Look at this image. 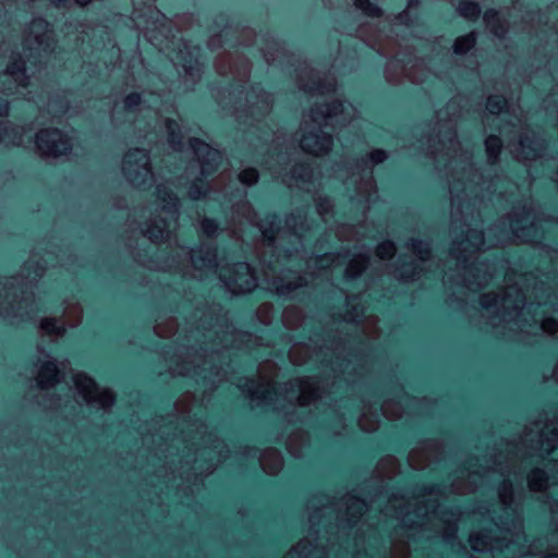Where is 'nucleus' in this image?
Segmentation results:
<instances>
[{
    "instance_id": "f257e3e1",
    "label": "nucleus",
    "mask_w": 558,
    "mask_h": 558,
    "mask_svg": "<svg viewBox=\"0 0 558 558\" xmlns=\"http://www.w3.org/2000/svg\"><path fill=\"white\" fill-rule=\"evenodd\" d=\"M450 101L437 113L438 130L435 138H428L427 151L436 167L445 171L451 195V232L453 235L450 257L456 260V274L446 272V280L461 288L475 291L485 287L495 274V266L474 263L483 246L488 248L510 243H534L541 239L537 215L530 204L515 208L496 222L486 235L470 227L474 220L476 204L485 190L497 192L496 181H485L473 168L472 154L457 141L456 125L447 116L456 108Z\"/></svg>"
},
{
    "instance_id": "f03ea898",
    "label": "nucleus",
    "mask_w": 558,
    "mask_h": 558,
    "mask_svg": "<svg viewBox=\"0 0 558 558\" xmlns=\"http://www.w3.org/2000/svg\"><path fill=\"white\" fill-rule=\"evenodd\" d=\"M447 494V488L436 486H416L411 499L404 495L392 494L380 512L397 521L391 533L389 558H409L410 541L416 537L427 539L441 535L442 539L451 543L456 538L457 522L460 513L447 512L439 509V498ZM368 509L367 504L355 496H344L339 505L326 495L311 497L307 502L310 535L300 541L284 558H338L342 543L331 539L333 530L349 537L361 517ZM340 536H337L339 541ZM353 543L355 555L361 558L359 547L364 545L362 526L354 531Z\"/></svg>"
},
{
    "instance_id": "7ed1b4c3",
    "label": "nucleus",
    "mask_w": 558,
    "mask_h": 558,
    "mask_svg": "<svg viewBox=\"0 0 558 558\" xmlns=\"http://www.w3.org/2000/svg\"><path fill=\"white\" fill-rule=\"evenodd\" d=\"M195 322L181 342L172 352L167 351L166 362L172 376H197L204 384L215 387L226 378V371L215 365L220 360V349L241 348L253 336L236 330L220 306H213L207 312L197 310Z\"/></svg>"
},
{
    "instance_id": "20e7f679",
    "label": "nucleus",
    "mask_w": 558,
    "mask_h": 558,
    "mask_svg": "<svg viewBox=\"0 0 558 558\" xmlns=\"http://www.w3.org/2000/svg\"><path fill=\"white\" fill-rule=\"evenodd\" d=\"M243 218L247 225L257 228L262 235V243L257 248V255L263 266L264 280L267 289L279 296L293 298L296 290L306 286V279L293 270H283L275 274L276 265L281 258V253H277L280 246L284 257H291L292 251L284 247V243H291L293 251L299 252L302 246L303 231L311 229L306 220V213L303 209H296L286 219V229L281 230L278 219L275 215L258 219L257 214L246 202L234 205L232 223L228 227L230 236L242 240V227H238L235 220ZM242 226L243 221L240 220Z\"/></svg>"
},
{
    "instance_id": "39448f33",
    "label": "nucleus",
    "mask_w": 558,
    "mask_h": 558,
    "mask_svg": "<svg viewBox=\"0 0 558 558\" xmlns=\"http://www.w3.org/2000/svg\"><path fill=\"white\" fill-rule=\"evenodd\" d=\"M506 281L507 286L499 292H489L480 299L482 317L496 335L509 338L517 333L555 335L558 320L550 317L536 318L532 313L534 303L525 306V295L518 287V281L512 284L510 276Z\"/></svg>"
},
{
    "instance_id": "423d86ee",
    "label": "nucleus",
    "mask_w": 558,
    "mask_h": 558,
    "mask_svg": "<svg viewBox=\"0 0 558 558\" xmlns=\"http://www.w3.org/2000/svg\"><path fill=\"white\" fill-rule=\"evenodd\" d=\"M277 365L271 361H265L258 367V380L240 378L238 387L257 405L274 404L279 408L280 400L287 401L293 409L305 407L322 396V387L316 378H296L284 384L282 392L275 388Z\"/></svg>"
},
{
    "instance_id": "0eeeda50",
    "label": "nucleus",
    "mask_w": 558,
    "mask_h": 558,
    "mask_svg": "<svg viewBox=\"0 0 558 558\" xmlns=\"http://www.w3.org/2000/svg\"><path fill=\"white\" fill-rule=\"evenodd\" d=\"M45 266L39 264L37 255H32L23 265L19 277L0 281V316L16 324L32 318L37 312L32 288L44 275Z\"/></svg>"
},
{
    "instance_id": "6e6552de",
    "label": "nucleus",
    "mask_w": 558,
    "mask_h": 558,
    "mask_svg": "<svg viewBox=\"0 0 558 558\" xmlns=\"http://www.w3.org/2000/svg\"><path fill=\"white\" fill-rule=\"evenodd\" d=\"M355 108L343 101H332L311 109L308 119L301 125L300 147L313 156L327 155L333 145L332 135L324 129L331 126H343L355 117Z\"/></svg>"
},
{
    "instance_id": "1a4fd4ad",
    "label": "nucleus",
    "mask_w": 558,
    "mask_h": 558,
    "mask_svg": "<svg viewBox=\"0 0 558 558\" xmlns=\"http://www.w3.org/2000/svg\"><path fill=\"white\" fill-rule=\"evenodd\" d=\"M507 101L501 96H489L486 102L488 114L496 116L501 113L504 117H510L501 126L500 132L507 136L513 133L517 138L509 140V149L514 159L519 161L535 160L541 157L545 146L544 141L537 136L525 123L522 113L513 110L512 113L504 112Z\"/></svg>"
},
{
    "instance_id": "9d476101",
    "label": "nucleus",
    "mask_w": 558,
    "mask_h": 558,
    "mask_svg": "<svg viewBox=\"0 0 558 558\" xmlns=\"http://www.w3.org/2000/svg\"><path fill=\"white\" fill-rule=\"evenodd\" d=\"M135 259L149 269L170 270L179 269L181 264L187 263L191 267L190 275L196 279H204L211 274L219 272L216 250L210 246L202 245L198 250L189 251L185 247L175 248V256L171 260L158 262L151 258H145L140 253L135 254Z\"/></svg>"
},
{
    "instance_id": "9b49d317",
    "label": "nucleus",
    "mask_w": 558,
    "mask_h": 558,
    "mask_svg": "<svg viewBox=\"0 0 558 558\" xmlns=\"http://www.w3.org/2000/svg\"><path fill=\"white\" fill-rule=\"evenodd\" d=\"M190 147L197 158L201 169V178L195 179L187 191V195L191 199H199L202 197H206L210 191L221 190L226 178H229L230 175L221 173L209 184L207 182L208 177L211 175L222 163L223 156L221 151L210 147L198 138H191Z\"/></svg>"
},
{
    "instance_id": "f8f14e48",
    "label": "nucleus",
    "mask_w": 558,
    "mask_h": 558,
    "mask_svg": "<svg viewBox=\"0 0 558 558\" xmlns=\"http://www.w3.org/2000/svg\"><path fill=\"white\" fill-rule=\"evenodd\" d=\"M157 199L166 217L154 218L141 231L153 243L169 239L177 228L179 218V198L167 185L159 184L157 186Z\"/></svg>"
},
{
    "instance_id": "ddd939ff",
    "label": "nucleus",
    "mask_w": 558,
    "mask_h": 558,
    "mask_svg": "<svg viewBox=\"0 0 558 558\" xmlns=\"http://www.w3.org/2000/svg\"><path fill=\"white\" fill-rule=\"evenodd\" d=\"M185 433L186 439H184V441L191 442L192 446H198L199 442L204 445L203 448H196L201 457H208L211 461L215 460V462H211L210 465L206 468V474L211 473L215 469V464L228 457L229 450L227 446L213 433H208L207 426L203 422L195 421L189 423L187 432Z\"/></svg>"
},
{
    "instance_id": "4468645a",
    "label": "nucleus",
    "mask_w": 558,
    "mask_h": 558,
    "mask_svg": "<svg viewBox=\"0 0 558 558\" xmlns=\"http://www.w3.org/2000/svg\"><path fill=\"white\" fill-rule=\"evenodd\" d=\"M386 80L390 84H399L403 77L410 82L421 84L429 76L423 59L413 57L410 53L399 52L386 66Z\"/></svg>"
},
{
    "instance_id": "2eb2a0df",
    "label": "nucleus",
    "mask_w": 558,
    "mask_h": 558,
    "mask_svg": "<svg viewBox=\"0 0 558 558\" xmlns=\"http://www.w3.org/2000/svg\"><path fill=\"white\" fill-rule=\"evenodd\" d=\"M122 172L128 182L134 187L147 189L154 183L150 157L144 149H131L124 155Z\"/></svg>"
},
{
    "instance_id": "dca6fc26",
    "label": "nucleus",
    "mask_w": 558,
    "mask_h": 558,
    "mask_svg": "<svg viewBox=\"0 0 558 558\" xmlns=\"http://www.w3.org/2000/svg\"><path fill=\"white\" fill-rule=\"evenodd\" d=\"M269 157L265 160L267 168L276 177H281L282 182L288 186H301L310 182L313 171L308 165L299 163L293 166L289 173H283L286 166L290 162L288 150H279L278 153H268Z\"/></svg>"
},
{
    "instance_id": "f3484780",
    "label": "nucleus",
    "mask_w": 558,
    "mask_h": 558,
    "mask_svg": "<svg viewBox=\"0 0 558 558\" xmlns=\"http://www.w3.org/2000/svg\"><path fill=\"white\" fill-rule=\"evenodd\" d=\"M29 84L25 62L20 56L11 54L7 60L0 50V93L14 94Z\"/></svg>"
},
{
    "instance_id": "a211bd4d",
    "label": "nucleus",
    "mask_w": 558,
    "mask_h": 558,
    "mask_svg": "<svg viewBox=\"0 0 558 558\" xmlns=\"http://www.w3.org/2000/svg\"><path fill=\"white\" fill-rule=\"evenodd\" d=\"M219 279L232 294L248 293L257 287V278L247 263L221 266Z\"/></svg>"
},
{
    "instance_id": "6ab92c4d",
    "label": "nucleus",
    "mask_w": 558,
    "mask_h": 558,
    "mask_svg": "<svg viewBox=\"0 0 558 558\" xmlns=\"http://www.w3.org/2000/svg\"><path fill=\"white\" fill-rule=\"evenodd\" d=\"M35 145L39 156L46 159L66 156L73 146L71 137L56 128L40 130L36 134Z\"/></svg>"
},
{
    "instance_id": "aec40b11",
    "label": "nucleus",
    "mask_w": 558,
    "mask_h": 558,
    "mask_svg": "<svg viewBox=\"0 0 558 558\" xmlns=\"http://www.w3.org/2000/svg\"><path fill=\"white\" fill-rule=\"evenodd\" d=\"M388 155L384 149H375L371 151L366 158L362 159L356 167L363 173L357 182L355 174L349 178L347 184L356 185V195L365 203L372 202L373 195L376 194L375 183L372 177V167L378 165L387 159Z\"/></svg>"
},
{
    "instance_id": "412c9836",
    "label": "nucleus",
    "mask_w": 558,
    "mask_h": 558,
    "mask_svg": "<svg viewBox=\"0 0 558 558\" xmlns=\"http://www.w3.org/2000/svg\"><path fill=\"white\" fill-rule=\"evenodd\" d=\"M73 380L77 393L87 405L107 411L114 403V393L110 389H100L86 374L76 373Z\"/></svg>"
},
{
    "instance_id": "4be33fe9",
    "label": "nucleus",
    "mask_w": 558,
    "mask_h": 558,
    "mask_svg": "<svg viewBox=\"0 0 558 558\" xmlns=\"http://www.w3.org/2000/svg\"><path fill=\"white\" fill-rule=\"evenodd\" d=\"M408 248L417 257V260H413L409 264H402L395 270V277L402 281H414L421 277V272L427 268L423 267L426 263L432 264L430 247L427 242L421 240L411 239L408 243Z\"/></svg>"
},
{
    "instance_id": "5701e85b",
    "label": "nucleus",
    "mask_w": 558,
    "mask_h": 558,
    "mask_svg": "<svg viewBox=\"0 0 558 558\" xmlns=\"http://www.w3.org/2000/svg\"><path fill=\"white\" fill-rule=\"evenodd\" d=\"M329 351L332 356L336 355V361L331 362V371L333 372L335 377H343V380L347 383L354 381L352 375L357 374V369H362L364 367V356L360 353L352 352H349L345 356H341L344 351V347L340 350L338 345L332 350L327 349V351L319 349L318 352H315V355H324L325 359L327 355H329Z\"/></svg>"
},
{
    "instance_id": "b1692460",
    "label": "nucleus",
    "mask_w": 558,
    "mask_h": 558,
    "mask_svg": "<svg viewBox=\"0 0 558 558\" xmlns=\"http://www.w3.org/2000/svg\"><path fill=\"white\" fill-rule=\"evenodd\" d=\"M82 314L83 311L78 302L74 300H68L63 311L62 324L59 323L57 318H44L40 322L39 331L43 336H48L54 339L60 338L65 331L64 324L70 327L77 326L81 323Z\"/></svg>"
},
{
    "instance_id": "393cba45",
    "label": "nucleus",
    "mask_w": 558,
    "mask_h": 558,
    "mask_svg": "<svg viewBox=\"0 0 558 558\" xmlns=\"http://www.w3.org/2000/svg\"><path fill=\"white\" fill-rule=\"evenodd\" d=\"M347 306L351 310H347L343 314L344 320L361 324L362 331L369 338L378 337L377 317L369 315L362 319L364 307L361 306L360 295L347 296Z\"/></svg>"
},
{
    "instance_id": "a878e982",
    "label": "nucleus",
    "mask_w": 558,
    "mask_h": 558,
    "mask_svg": "<svg viewBox=\"0 0 558 558\" xmlns=\"http://www.w3.org/2000/svg\"><path fill=\"white\" fill-rule=\"evenodd\" d=\"M298 84L299 88L306 93L325 94L335 89L336 80L330 75L322 77L319 73L305 65L299 74Z\"/></svg>"
},
{
    "instance_id": "bb28decb",
    "label": "nucleus",
    "mask_w": 558,
    "mask_h": 558,
    "mask_svg": "<svg viewBox=\"0 0 558 558\" xmlns=\"http://www.w3.org/2000/svg\"><path fill=\"white\" fill-rule=\"evenodd\" d=\"M233 56L230 52H223L219 54L215 61V68L218 74L226 75L228 73L233 74L240 82H244L248 78L251 71V63L242 56Z\"/></svg>"
},
{
    "instance_id": "cd10ccee",
    "label": "nucleus",
    "mask_w": 558,
    "mask_h": 558,
    "mask_svg": "<svg viewBox=\"0 0 558 558\" xmlns=\"http://www.w3.org/2000/svg\"><path fill=\"white\" fill-rule=\"evenodd\" d=\"M442 453L441 445L437 440L421 441L409 453V464L416 470L425 469L432 461L437 460Z\"/></svg>"
},
{
    "instance_id": "c85d7f7f",
    "label": "nucleus",
    "mask_w": 558,
    "mask_h": 558,
    "mask_svg": "<svg viewBox=\"0 0 558 558\" xmlns=\"http://www.w3.org/2000/svg\"><path fill=\"white\" fill-rule=\"evenodd\" d=\"M245 99L248 102L247 109H236V119L239 121L243 120V123L246 122L245 120L248 116L254 119L265 116L270 110L272 104V98L269 94L265 92L257 93L255 89L247 93Z\"/></svg>"
},
{
    "instance_id": "c756f323",
    "label": "nucleus",
    "mask_w": 558,
    "mask_h": 558,
    "mask_svg": "<svg viewBox=\"0 0 558 558\" xmlns=\"http://www.w3.org/2000/svg\"><path fill=\"white\" fill-rule=\"evenodd\" d=\"M28 46L36 45V49L48 52L54 47V39L49 24L43 19H35L32 21L26 37Z\"/></svg>"
},
{
    "instance_id": "7c9ffc66",
    "label": "nucleus",
    "mask_w": 558,
    "mask_h": 558,
    "mask_svg": "<svg viewBox=\"0 0 558 558\" xmlns=\"http://www.w3.org/2000/svg\"><path fill=\"white\" fill-rule=\"evenodd\" d=\"M68 364V362H62L58 366L53 360L43 361L36 376L38 387L43 390L53 387L64 376Z\"/></svg>"
},
{
    "instance_id": "2f4dec72",
    "label": "nucleus",
    "mask_w": 558,
    "mask_h": 558,
    "mask_svg": "<svg viewBox=\"0 0 558 558\" xmlns=\"http://www.w3.org/2000/svg\"><path fill=\"white\" fill-rule=\"evenodd\" d=\"M187 54L189 59H186L184 52L180 50L175 64L182 68L187 80L192 83H196L202 75V64L197 58L193 56V52L189 51Z\"/></svg>"
},
{
    "instance_id": "473e14b6",
    "label": "nucleus",
    "mask_w": 558,
    "mask_h": 558,
    "mask_svg": "<svg viewBox=\"0 0 558 558\" xmlns=\"http://www.w3.org/2000/svg\"><path fill=\"white\" fill-rule=\"evenodd\" d=\"M259 463L265 473L276 475L283 466V459L277 449L268 448L260 453Z\"/></svg>"
},
{
    "instance_id": "72a5a7b5",
    "label": "nucleus",
    "mask_w": 558,
    "mask_h": 558,
    "mask_svg": "<svg viewBox=\"0 0 558 558\" xmlns=\"http://www.w3.org/2000/svg\"><path fill=\"white\" fill-rule=\"evenodd\" d=\"M24 129L0 121V144L20 146L23 144Z\"/></svg>"
},
{
    "instance_id": "f704fd0d",
    "label": "nucleus",
    "mask_w": 558,
    "mask_h": 558,
    "mask_svg": "<svg viewBox=\"0 0 558 558\" xmlns=\"http://www.w3.org/2000/svg\"><path fill=\"white\" fill-rule=\"evenodd\" d=\"M527 487L532 493H543L549 486L550 477L541 468H533L526 475Z\"/></svg>"
},
{
    "instance_id": "c9c22d12",
    "label": "nucleus",
    "mask_w": 558,
    "mask_h": 558,
    "mask_svg": "<svg viewBox=\"0 0 558 558\" xmlns=\"http://www.w3.org/2000/svg\"><path fill=\"white\" fill-rule=\"evenodd\" d=\"M310 444L308 435L303 430L293 432L287 440V450L295 458L303 456V451Z\"/></svg>"
},
{
    "instance_id": "e433bc0d",
    "label": "nucleus",
    "mask_w": 558,
    "mask_h": 558,
    "mask_svg": "<svg viewBox=\"0 0 558 558\" xmlns=\"http://www.w3.org/2000/svg\"><path fill=\"white\" fill-rule=\"evenodd\" d=\"M400 471V464L393 456H386L377 463L375 473L381 478H392Z\"/></svg>"
},
{
    "instance_id": "4c0bfd02",
    "label": "nucleus",
    "mask_w": 558,
    "mask_h": 558,
    "mask_svg": "<svg viewBox=\"0 0 558 558\" xmlns=\"http://www.w3.org/2000/svg\"><path fill=\"white\" fill-rule=\"evenodd\" d=\"M369 264V254H357L350 259L347 268H345V278L354 279L359 277L368 266Z\"/></svg>"
},
{
    "instance_id": "58836bf2",
    "label": "nucleus",
    "mask_w": 558,
    "mask_h": 558,
    "mask_svg": "<svg viewBox=\"0 0 558 558\" xmlns=\"http://www.w3.org/2000/svg\"><path fill=\"white\" fill-rule=\"evenodd\" d=\"M339 258L340 255L335 253H327L315 257H311L307 260V268L312 270L313 274H316V271H320L323 269L336 265Z\"/></svg>"
},
{
    "instance_id": "ea45409f",
    "label": "nucleus",
    "mask_w": 558,
    "mask_h": 558,
    "mask_svg": "<svg viewBox=\"0 0 558 558\" xmlns=\"http://www.w3.org/2000/svg\"><path fill=\"white\" fill-rule=\"evenodd\" d=\"M484 21L488 29L497 37H504L508 31V24L494 10L485 12Z\"/></svg>"
},
{
    "instance_id": "a19ab883",
    "label": "nucleus",
    "mask_w": 558,
    "mask_h": 558,
    "mask_svg": "<svg viewBox=\"0 0 558 558\" xmlns=\"http://www.w3.org/2000/svg\"><path fill=\"white\" fill-rule=\"evenodd\" d=\"M281 319L287 329L294 330L302 325L304 314L300 307L292 305L284 308Z\"/></svg>"
},
{
    "instance_id": "79ce46f5",
    "label": "nucleus",
    "mask_w": 558,
    "mask_h": 558,
    "mask_svg": "<svg viewBox=\"0 0 558 558\" xmlns=\"http://www.w3.org/2000/svg\"><path fill=\"white\" fill-rule=\"evenodd\" d=\"M167 133H168V142L173 150H181L183 147V135L181 132V126L178 122L171 119H167L165 122Z\"/></svg>"
},
{
    "instance_id": "37998d69",
    "label": "nucleus",
    "mask_w": 558,
    "mask_h": 558,
    "mask_svg": "<svg viewBox=\"0 0 558 558\" xmlns=\"http://www.w3.org/2000/svg\"><path fill=\"white\" fill-rule=\"evenodd\" d=\"M501 149H502V142H501L500 137H498L497 135H489L485 140V153H486V157H487V162L489 165L493 166L498 162Z\"/></svg>"
},
{
    "instance_id": "c03bdc74",
    "label": "nucleus",
    "mask_w": 558,
    "mask_h": 558,
    "mask_svg": "<svg viewBox=\"0 0 558 558\" xmlns=\"http://www.w3.org/2000/svg\"><path fill=\"white\" fill-rule=\"evenodd\" d=\"M312 356L310 348L303 343L294 344L289 351V359L294 365H303Z\"/></svg>"
},
{
    "instance_id": "a18cd8bd",
    "label": "nucleus",
    "mask_w": 558,
    "mask_h": 558,
    "mask_svg": "<svg viewBox=\"0 0 558 558\" xmlns=\"http://www.w3.org/2000/svg\"><path fill=\"white\" fill-rule=\"evenodd\" d=\"M403 405L400 401H396L393 399H387L384 401L381 405L383 415L388 420H398L403 414Z\"/></svg>"
},
{
    "instance_id": "49530a36",
    "label": "nucleus",
    "mask_w": 558,
    "mask_h": 558,
    "mask_svg": "<svg viewBox=\"0 0 558 558\" xmlns=\"http://www.w3.org/2000/svg\"><path fill=\"white\" fill-rule=\"evenodd\" d=\"M476 44L475 33L471 32L466 35L460 36L454 40L453 51L457 54H464L470 51Z\"/></svg>"
},
{
    "instance_id": "de8ad7c7",
    "label": "nucleus",
    "mask_w": 558,
    "mask_h": 558,
    "mask_svg": "<svg viewBox=\"0 0 558 558\" xmlns=\"http://www.w3.org/2000/svg\"><path fill=\"white\" fill-rule=\"evenodd\" d=\"M359 426L364 432H375L379 426L378 415L371 412L369 410L364 409V412L359 417Z\"/></svg>"
},
{
    "instance_id": "09e8293b",
    "label": "nucleus",
    "mask_w": 558,
    "mask_h": 558,
    "mask_svg": "<svg viewBox=\"0 0 558 558\" xmlns=\"http://www.w3.org/2000/svg\"><path fill=\"white\" fill-rule=\"evenodd\" d=\"M354 7L369 17H379L383 14V10L371 0H354Z\"/></svg>"
},
{
    "instance_id": "8fccbe9b",
    "label": "nucleus",
    "mask_w": 558,
    "mask_h": 558,
    "mask_svg": "<svg viewBox=\"0 0 558 558\" xmlns=\"http://www.w3.org/2000/svg\"><path fill=\"white\" fill-rule=\"evenodd\" d=\"M154 330L158 337L168 338L177 330V323L173 318H166L162 322H158Z\"/></svg>"
},
{
    "instance_id": "3c124183",
    "label": "nucleus",
    "mask_w": 558,
    "mask_h": 558,
    "mask_svg": "<svg viewBox=\"0 0 558 558\" xmlns=\"http://www.w3.org/2000/svg\"><path fill=\"white\" fill-rule=\"evenodd\" d=\"M459 14L465 19L473 20L478 17L481 9L476 2L461 1L458 7Z\"/></svg>"
},
{
    "instance_id": "603ef678",
    "label": "nucleus",
    "mask_w": 558,
    "mask_h": 558,
    "mask_svg": "<svg viewBox=\"0 0 558 558\" xmlns=\"http://www.w3.org/2000/svg\"><path fill=\"white\" fill-rule=\"evenodd\" d=\"M142 96L138 93L126 95L122 101V108L126 113H135L141 109Z\"/></svg>"
},
{
    "instance_id": "864d4df0",
    "label": "nucleus",
    "mask_w": 558,
    "mask_h": 558,
    "mask_svg": "<svg viewBox=\"0 0 558 558\" xmlns=\"http://www.w3.org/2000/svg\"><path fill=\"white\" fill-rule=\"evenodd\" d=\"M336 235L341 241L360 240V230L351 225H341L336 231Z\"/></svg>"
},
{
    "instance_id": "5fc2aeb1",
    "label": "nucleus",
    "mask_w": 558,
    "mask_h": 558,
    "mask_svg": "<svg viewBox=\"0 0 558 558\" xmlns=\"http://www.w3.org/2000/svg\"><path fill=\"white\" fill-rule=\"evenodd\" d=\"M194 395L191 392L183 393L180 399L175 402V410L177 412L184 416L185 414L190 413L192 405L194 403Z\"/></svg>"
},
{
    "instance_id": "6e6d98bb",
    "label": "nucleus",
    "mask_w": 558,
    "mask_h": 558,
    "mask_svg": "<svg viewBox=\"0 0 558 558\" xmlns=\"http://www.w3.org/2000/svg\"><path fill=\"white\" fill-rule=\"evenodd\" d=\"M238 177H239V181L243 185L252 186L257 183V181L259 179V173H258L257 169L248 167V168L243 169L239 173Z\"/></svg>"
},
{
    "instance_id": "4d7b16f0",
    "label": "nucleus",
    "mask_w": 558,
    "mask_h": 558,
    "mask_svg": "<svg viewBox=\"0 0 558 558\" xmlns=\"http://www.w3.org/2000/svg\"><path fill=\"white\" fill-rule=\"evenodd\" d=\"M199 230L207 238H215L219 231L218 223L210 218L204 217L199 221Z\"/></svg>"
},
{
    "instance_id": "13d9d810",
    "label": "nucleus",
    "mask_w": 558,
    "mask_h": 558,
    "mask_svg": "<svg viewBox=\"0 0 558 558\" xmlns=\"http://www.w3.org/2000/svg\"><path fill=\"white\" fill-rule=\"evenodd\" d=\"M274 316V306L270 303H263L256 310L257 319L264 324L269 325Z\"/></svg>"
},
{
    "instance_id": "bf43d9fd",
    "label": "nucleus",
    "mask_w": 558,
    "mask_h": 558,
    "mask_svg": "<svg viewBox=\"0 0 558 558\" xmlns=\"http://www.w3.org/2000/svg\"><path fill=\"white\" fill-rule=\"evenodd\" d=\"M396 254V245L391 241H385L377 245L376 255L380 259H389Z\"/></svg>"
},
{
    "instance_id": "052dcab7",
    "label": "nucleus",
    "mask_w": 558,
    "mask_h": 558,
    "mask_svg": "<svg viewBox=\"0 0 558 558\" xmlns=\"http://www.w3.org/2000/svg\"><path fill=\"white\" fill-rule=\"evenodd\" d=\"M315 202L318 215L323 220H326V215L332 209L331 201L327 197H317Z\"/></svg>"
},
{
    "instance_id": "680f3d73",
    "label": "nucleus",
    "mask_w": 558,
    "mask_h": 558,
    "mask_svg": "<svg viewBox=\"0 0 558 558\" xmlns=\"http://www.w3.org/2000/svg\"><path fill=\"white\" fill-rule=\"evenodd\" d=\"M231 34V29H223L220 34L214 35L208 40V47L210 49H216L220 46L222 38L229 37Z\"/></svg>"
},
{
    "instance_id": "e2e57ef3",
    "label": "nucleus",
    "mask_w": 558,
    "mask_h": 558,
    "mask_svg": "<svg viewBox=\"0 0 558 558\" xmlns=\"http://www.w3.org/2000/svg\"><path fill=\"white\" fill-rule=\"evenodd\" d=\"M272 46L275 48V52L270 50L263 51L264 58L268 64L275 62L279 58V54L283 53L278 47V44L274 43Z\"/></svg>"
},
{
    "instance_id": "0e129e2a",
    "label": "nucleus",
    "mask_w": 558,
    "mask_h": 558,
    "mask_svg": "<svg viewBox=\"0 0 558 558\" xmlns=\"http://www.w3.org/2000/svg\"><path fill=\"white\" fill-rule=\"evenodd\" d=\"M402 399L404 401H407V404H408V408L409 409H418L423 405V403L425 402V399H422V400H418V399H410L409 397L407 396H402Z\"/></svg>"
},
{
    "instance_id": "69168bd1",
    "label": "nucleus",
    "mask_w": 558,
    "mask_h": 558,
    "mask_svg": "<svg viewBox=\"0 0 558 558\" xmlns=\"http://www.w3.org/2000/svg\"><path fill=\"white\" fill-rule=\"evenodd\" d=\"M418 4V1L417 0H409V3H408V8H407V11H404L403 13L399 14L398 19L400 20V22H404L405 23V17L408 16V12L410 10H412L414 7H416Z\"/></svg>"
},
{
    "instance_id": "338daca9",
    "label": "nucleus",
    "mask_w": 558,
    "mask_h": 558,
    "mask_svg": "<svg viewBox=\"0 0 558 558\" xmlns=\"http://www.w3.org/2000/svg\"><path fill=\"white\" fill-rule=\"evenodd\" d=\"M549 510H550V513H551V517H553V521L557 525V530H558V502L555 501V502L550 504L549 505Z\"/></svg>"
},
{
    "instance_id": "774afa93",
    "label": "nucleus",
    "mask_w": 558,
    "mask_h": 558,
    "mask_svg": "<svg viewBox=\"0 0 558 558\" xmlns=\"http://www.w3.org/2000/svg\"><path fill=\"white\" fill-rule=\"evenodd\" d=\"M386 499V496L383 495V493H380L379 495H376L375 498H373L371 500V508L374 507V506H378L380 507L381 506V500H385Z\"/></svg>"
}]
</instances>
